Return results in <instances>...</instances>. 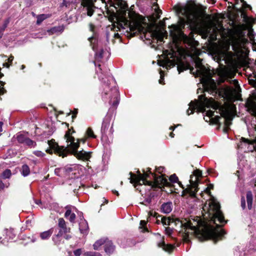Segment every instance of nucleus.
I'll return each instance as SVG.
<instances>
[{
	"instance_id": "680f3d73",
	"label": "nucleus",
	"mask_w": 256,
	"mask_h": 256,
	"mask_svg": "<svg viewBox=\"0 0 256 256\" xmlns=\"http://www.w3.org/2000/svg\"><path fill=\"white\" fill-rule=\"evenodd\" d=\"M164 170V168L163 167H160L156 168V172L158 173H162Z\"/></svg>"
},
{
	"instance_id": "58836bf2",
	"label": "nucleus",
	"mask_w": 256,
	"mask_h": 256,
	"mask_svg": "<svg viewBox=\"0 0 256 256\" xmlns=\"http://www.w3.org/2000/svg\"><path fill=\"white\" fill-rule=\"evenodd\" d=\"M14 57L11 55L8 59V62H6V63L4 64V66L7 68H9L10 66L11 65L12 62L14 60Z\"/></svg>"
},
{
	"instance_id": "4d7b16f0",
	"label": "nucleus",
	"mask_w": 256,
	"mask_h": 256,
	"mask_svg": "<svg viewBox=\"0 0 256 256\" xmlns=\"http://www.w3.org/2000/svg\"><path fill=\"white\" fill-rule=\"evenodd\" d=\"M242 6H243V7L246 8H249L250 9L252 8V7L250 5L247 4L245 2H244V0H242Z\"/></svg>"
},
{
	"instance_id": "f8f14e48",
	"label": "nucleus",
	"mask_w": 256,
	"mask_h": 256,
	"mask_svg": "<svg viewBox=\"0 0 256 256\" xmlns=\"http://www.w3.org/2000/svg\"><path fill=\"white\" fill-rule=\"evenodd\" d=\"M96 0H82V5L83 6V10L86 12L88 16H91L96 7L94 2Z\"/></svg>"
},
{
	"instance_id": "7c9ffc66",
	"label": "nucleus",
	"mask_w": 256,
	"mask_h": 256,
	"mask_svg": "<svg viewBox=\"0 0 256 256\" xmlns=\"http://www.w3.org/2000/svg\"><path fill=\"white\" fill-rule=\"evenodd\" d=\"M28 136L25 134L22 133H18L16 134V138L18 142L24 144Z\"/></svg>"
},
{
	"instance_id": "a211bd4d",
	"label": "nucleus",
	"mask_w": 256,
	"mask_h": 256,
	"mask_svg": "<svg viewBox=\"0 0 256 256\" xmlns=\"http://www.w3.org/2000/svg\"><path fill=\"white\" fill-rule=\"evenodd\" d=\"M46 126L47 128H56V127L60 126V124H62L63 126L68 127V124L66 122H60L56 121V122H53L52 120H48L46 121Z\"/></svg>"
},
{
	"instance_id": "5fc2aeb1",
	"label": "nucleus",
	"mask_w": 256,
	"mask_h": 256,
	"mask_svg": "<svg viewBox=\"0 0 256 256\" xmlns=\"http://www.w3.org/2000/svg\"><path fill=\"white\" fill-rule=\"evenodd\" d=\"M160 79L159 80V83L160 84H163L164 83L163 82L164 78H163V72L161 70L160 72Z\"/></svg>"
},
{
	"instance_id": "9d476101",
	"label": "nucleus",
	"mask_w": 256,
	"mask_h": 256,
	"mask_svg": "<svg viewBox=\"0 0 256 256\" xmlns=\"http://www.w3.org/2000/svg\"><path fill=\"white\" fill-rule=\"evenodd\" d=\"M103 244H104V251L108 254L110 255L114 252L115 246L112 241L107 238H101L97 240L93 245L94 248L95 250H98Z\"/></svg>"
},
{
	"instance_id": "e2e57ef3",
	"label": "nucleus",
	"mask_w": 256,
	"mask_h": 256,
	"mask_svg": "<svg viewBox=\"0 0 256 256\" xmlns=\"http://www.w3.org/2000/svg\"><path fill=\"white\" fill-rule=\"evenodd\" d=\"M89 27H90V30L91 32H93L94 30V26L92 24H89Z\"/></svg>"
},
{
	"instance_id": "603ef678",
	"label": "nucleus",
	"mask_w": 256,
	"mask_h": 256,
	"mask_svg": "<svg viewBox=\"0 0 256 256\" xmlns=\"http://www.w3.org/2000/svg\"><path fill=\"white\" fill-rule=\"evenodd\" d=\"M74 253L76 256H80L82 254V250L80 248L77 249L74 252Z\"/></svg>"
},
{
	"instance_id": "774afa93",
	"label": "nucleus",
	"mask_w": 256,
	"mask_h": 256,
	"mask_svg": "<svg viewBox=\"0 0 256 256\" xmlns=\"http://www.w3.org/2000/svg\"><path fill=\"white\" fill-rule=\"evenodd\" d=\"M64 238L66 239V240H69L70 238H71V236L69 235V234H67V235H66L64 236Z\"/></svg>"
},
{
	"instance_id": "052dcab7",
	"label": "nucleus",
	"mask_w": 256,
	"mask_h": 256,
	"mask_svg": "<svg viewBox=\"0 0 256 256\" xmlns=\"http://www.w3.org/2000/svg\"><path fill=\"white\" fill-rule=\"evenodd\" d=\"M252 48L253 50L256 51V43L254 42V40L252 41Z\"/></svg>"
},
{
	"instance_id": "79ce46f5",
	"label": "nucleus",
	"mask_w": 256,
	"mask_h": 256,
	"mask_svg": "<svg viewBox=\"0 0 256 256\" xmlns=\"http://www.w3.org/2000/svg\"><path fill=\"white\" fill-rule=\"evenodd\" d=\"M169 180L171 182H178V178L175 174L172 175L170 177Z\"/></svg>"
},
{
	"instance_id": "8fccbe9b",
	"label": "nucleus",
	"mask_w": 256,
	"mask_h": 256,
	"mask_svg": "<svg viewBox=\"0 0 256 256\" xmlns=\"http://www.w3.org/2000/svg\"><path fill=\"white\" fill-rule=\"evenodd\" d=\"M8 184H4L2 180H0V190H2L6 187L8 188Z\"/></svg>"
},
{
	"instance_id": "09e8293b",
	"label": "nucleus",
	"mask_w": 256,
	"mask_h": 256,
	"mask_svg": "<svg viewBox=\"0 0 256 256\" xmlns=\"http://www.w3.org/2000/svg\"><path fill=\"white\" fill-rule=\"evenodd\" d=\"M186 69V68L184 65H179L178 66V71L179 74Z\"/></svg>"
},
{
	"instance_id": "0eeeda50",
	"label": "nucleus",
	"mask_w": 256,
	"mask_h": 256,
	"mask_svg": "<svg viewBox=\"0 0 256 256\" xmlns=\"http://www.w3.org/2000/svg\"><path fill=\"white\" fill-rule=\"evenodd\" d=\"M180 12L186 18V20H182L183 27L186 24H189L191 27H196L202 18L200 12L190 6L181 8Z\"/></svg>"
},
{
	"instance_id": "f704fd0d",
	"label": "nucleus",
	"mask_w": 256,
	"mask_h": 256,
	"mask_svg": "<svg viewBox=\"0 0 256 256\" xmlns=\"http://www.w3.org/2000/svg\"><path fill=\"white\" fill-rule=\"evenodd\" d=\"M88 40L90 43V44L92 46V48L94 51H96V48H95V42L96 41V40L94 37L92 36L90 38H88Z\"/></svg>"
},
{
	"instance_id": "f3484780",
	"label": "nucleus",
	"mask_w": 256,
	"mask_h": 256,
	"mask_svg": "<svg viewBox=\"0 0 256 256\" xmlns=\"http://www.w3.org/2000/svg\"><path fill=\"white\" fill-rule=\"evenodd\" d=\"M170 35L174 40H176L179 34H181L180 28L176 25H172L170 27Z\"/></svg>"
},
{
	"instance_id": "4468645a",
	"label": "nucleus",
	"mask_w": 256,
	"mask_h": 256,
	"mask_svg": "<svg viewBox=\"0 0 256 256\" xmlns=\"http://www.w3.org/2000/svg\"><path fill=\"white\" fill-rule=\"evenodd\" d=\"M4 238L0 237V240H1L0 242L4 245L7 244L9 240H13L15 237V234L12 230L6 229L4 230Z\"/></svg>"
},
{
	"instance_id": "6e6d98bb",
	"label": "nucleus",
	"mask_w": 256,
	"mask_h": 256,
	"mask_svg": "<svg viewBox=\"0 0 256 256\" xmlns=\"http://www.w3.org/2000/svg\"><path fill=\"white\" fill-rule=\"evenodd\" d=\"M241 206L243 209H244L246 208V202L244 197L242 198Z\"/></svg>"
},
{
	"instance_id": "338daca9",
	"label": "nucleus",
	"mask_w": 256,
	"mask_h": 256,
	"mask_svg": "<svg viewBox=\"0 0 256 256\" xmlns=\"http://www.w3.org/2000/svg\"><path fill=\"white\" fill-rule=\"evenodd\" d=\"M146 224V222L144 220H141L140 222V225L142 226H144V225Z\"/></svg>"
},
{
	"instance_id": "ddd939ff",
	"label": "nucleus",
	"mask_w": 256,
	"mask_h": 256,
	"mask_svg": "<svg viewBox=\"0 0 256 256\" xmlns=\"http://www.w3.org/2000/svg\"><path fill=\"white\" fill-rule=\"evenodd\" d=\"M248 40L244 38H239L234 40L232 47L233 50L239 52L242 48H245V44L248 43Z\"/></svg>"
},
{
	"instance_id": "6e6552de",
	"label": "nucleus",
	"mask_w": 256,
	"mask_h": 256,
	"mask_svg": "<svg viewBox=\"0 0 256 256\" xmlns=\"http://www.w3.org/2000/svg\"><path fill=\"white\" fill-rule=\"evenodd\" d=\"M203 210L207 212L211 218V220L216 224L218 220L222 225L226 223L224 216L220 210V205L216 200H212L206 202L203 206Z\"/></svg>"
},
{
	"instance_id": "c9c22d12",
	"label": "nucleus",
	"mask_w": 256,
	"mask_h": 256,
	"mask_svg": "<svg viewBox=\"0 0 256 256\" xmlns=\"http://www.w3.org/2000/svg\"><path fill=\"white\" fill-rule=\"evenodd\" d=\"M65 208L66 210L64 214V216L66 218H68V216L72 214L71 210V206H67L65 207Z\"/></svg>"
},
{
	"instance_id": "a18cd8bd",
	"label": "nucleus",
	"mask_w": 256,
	"mask_h": 256,
	"mask_svg": "<svg viewBox=\"0 0 256 256\" xmlns=\"http://www.w3.org/2000/svg\"><path fill=\"white\" fill-rule=\"evenodd\" d=\"M241 16L244 18L245 22H248L250 21V18L244 12H242Z\"/></svg>"
},
{
	"instance_id": "e433bc0d",
	"label": "nucleus",
	"mask_w": 256,
	"mask_h": 256,
	"mask_svg": "<svg viewBox=\"0 0 256 256\" xmlns=\"http://www.w3.org/2000/svg\"><path fill=\"white\" fill-rule=\"evenodd\" d=\"M74 168L72 166H66L64 168H62V172L68 174L72 172Z\"/></svg>"
},
{
	"instance_id": "f03ea898",
	"label": "nucleus",
	"mask_w": 256,
	"mask_h": 256,
	"mask_svg": "<svg viewBox=\"0 0 256 256\" xmlns=\"http://www.w3.org/2000/svg\"><path fill=\"white\" fill-rule=\"evenodd\" d=\"M162 222L164 226L174 224L176 226V230L184 234L185 236L189 234L204 236L210 232L215 236L214 240L216 242L226 234L223 230H218L214 229L213 226H209L198 217L184 219L183 220L164 217L162 218Z\"/></svg>"
},
{
	"instance_id": "0e129e2a",
	"label": "nucleus",
	"mask_w": 256,
	"mask_h": 256,
	"mask_svg": "<svg viewBox=\"0 0 256 256\" xmlns=\"http://www.w3.org/2000/svg\"><path fill=\"white\" fill-rule=\"evenodd\" d=\"M158 64L160 66H162L163 67L164 66H166V64H164V62H158Z\"/></svg>"
},
{
	"instance_id": "2eb2a0df",
	"label": "nucleus",
	"mask_w": 256,
	"mask_h": 256,
	"mask_svg": "<svg viewBox=\"0 0 256 256\" xmlns=\"http://www.w3.org/2000/svg\"><path fill=\"white\" fill-rule=\"evenodd\" d=\"M58 226L60 228L58 232L59 235L62 236L70 232V228L66 226V222L63 218L58 219Z\"/></svg>"
},
{
	"instance_id": "6ab92c4d",
	"label": "nucleus",
	"mask_w": 256,
	"mask_h": 256,
	"mask_svg": "<svg viewBox=\"0 0 256 256\" xmlns=\"http://www.w3.org/2000/svg\"><path fill=\"white\" fill-rule=\"evenodd\" d=\"M64 29V25L56 26L52 28H51L48 30L47 32L50 35H52L54 34L61 33Z\"/></svg>"
},
{
	"instance_id": "ea45409f",
	"label": "nucleus",
	"mask_w": 256,
	"mask_h": 256,
	"mask_svg": "<svg viewBox=\"0 0 256 256\" xmlns=\"http://www.w3.org/2000/svg\"><path fill=\"white\" fill-rule=\"evenodd\" d=\"M86 256H102L99 252H89L85 254Z\"/></svg>"
},
{
	"instance_id": "4be33fe9",
	"label": "nucleus",
	"mask_w": 256,
	"mask_h": 256,
	"mask_svg": "<svg viewBox=\"0 0 256 256\" xmlns=\"http://www.w3.org/2000/svg\"><path fill=\"white\" fill-rule=\"evenodd\" d=\"M242 141L238 144V148L241 149L244 152H246V148L248 145L249 140L248 139L242 138Z\"/></svg>"
},
{
	"instance_id": "a19ab883",
	"label": "nucleus",
	"mask_w": 256,
	"mask_h": 256,
	"mask_svg": "<svg viewBox=\"0 0 256 256\" xmlns=\"http://www.w3.org/2000/svg\"><path fill=\"white\" fill-rule=\"evenodd\" d=\"M9 22H10L9 19L8 18L4 20L2 26L1 28H0V30L4 32V30L6 29V28L7 27Z\"/></svg>"
},
{
	"instance_id": "de8ad7c7",
	"label": "nucleus",
	"mask_w": 256,
	"mask_h": 256,
	"mask_svg": "<svg viewBox=\"0 0 256 256\" xmlns=\"http://www.w3.org/2000/svg\"><path fill=\"white\" fill-rule=\"evenodd\" d=\"M62 172V168H57L54 170V173L56 175L58 176H61V173Z\"/></svg>"
},
{
	"instance_id": "4c0bfd02",
	"label": "nucleus",
	"mask_w": 256,
	"mask_h": 256,
	"mask_svg": "<svg viewBox=\"0 0 256 256\" xmlns=\"http://www.w3.org/2000/svg\"><path fill=\"white\" fill-rule=\"evenodd\" d=\"M86 135L88 138H96V136L94 134L92 129H88L86 132Z\"/></svg>"
},
{
	"instance_id": "7ed1b4c3",
	"label": "nucleus",
	"mask_w": 256,
	"mask_h": 256,
	"mask_svg": "<svg viewBox=\"0 0 256 256\" xmlns=\"http://www.w3.org/2000/svg\"><path fill=\"white\" fill-rule=\"evenodd\" d=\"M100 80L104 83V92L102 98L104 100L110 98L109 102L114 106L118 104V91L116 86V82L114 78L110 74V70L102 71L101 65H98V70H96Z\"/></svg>"
},
{
	"instance_id": "aec40b11",
	"label": "nucleus",
	"mask_w": 256,
	"mask_h": 256,
	"mask_svg": "<svg viewBox=\"0 0 256 256\" xmlns=\"http://www.w3.org/2000/svg\"><path fill=\"white\" fill-rule=\"evenodd\" d=\"M172 209V202L164 203L162 205V212L164 214H169Z\"/></svg>"
},
{
	"instance_id": "f257e3e1",
	"label": "nucleus",
	"mask_w": 256,
	"mask_h": 256,
	"mask_svg": "<svg viewBox=\"0 0 256 256\" xmlns=\"http://www.w3.org/2000/svg\"><path fill=\"white\" fill-rule=\"evenodd\" d=\"M199 100L191 101L186 111L188 115L194 113L195 110L203 113L204 119L210 124H216L219 127L224 124L223 128H228L232 124L234 117L229 106L222 105L212 98H208L203 94L198 96Z\"/></svg>"
},
{
	"instance_id": "bf43d9fd",
	"label": "nucleus",
	"mask_w": 256,
	"mask_h": 256,
	"mask_svg": "<svg viewBox=\"0 0 256 256\" xmlns=\"http://www.w3.org/2000/svg\"><path fill=\"white\" fill-rule=\"evenodd\" d=\"M151 202V198H147L146 199L144 202H142V204H144L145 205H146L147 204H149Z\"/></svg>"
},
{
	"instance_id": "473e14b6",
	"label": "nucleus",
	"mask_w": 256,
	"mask_h": 256,
	"mask_svg": "<svg viewBox=\"0 0 256 256\" xmlns=\"http://www.w3.org/2000/svg\"><path fill=\"white\" fill-rule=\"evenodd\" d=\"M62 236L59 235V234H57L54 235L52 236V240L54 241V243L56 244V245L60 244V240H61L60 237Z\"/></svg>"
},
{
	"instance_id": "69168bd1",
	"label": "nucleus",
	"mask_w": 256,
	"mask_h": 256,
	"mask_svg": "<svg viewBox=\"0 0 256 256\" xmlns=\"http://www.w3.org/2000/svg\"><path fill=\"white\" fill-rule=\"evenodd\" d=\"M124 2L122 0H118V4L120 5L122 8H124V6H122Z\"/></svg>"
},
{
	"instance_id": "5701e85b",
	"label": "nucleus",
	"mask_w": 256,
	"mask_h": 256,
	"mask_svg": "<svg viewBox=\"0 0 256 256\" xmlns=\"http://www.w3.org/2000/svg\"><path fill=\"white\" fill-rule=\"evenodd\" d=\"M234 86H235V88H229L228 89V90H227L228 94L232 95L233 94H234L236 92H238L240 90V88L238 84V82L236 80H234Z\"/></svg>"
},
{
	"instance_id": "9b49d317",
	"label": "nucleus",
	"mask_w": 256,
	"mask_h": 256,
	"mask_svg": "<svg viewBox=\"0 0 256 256\" xmlns=\"http://www.w3.org/2000/svg\"><path fill=\"white\" fill-rule=\"evenodd\" d=\"M48 144L51 149L57 153L59 156L64 158L69 153V150L68 146L65 147L64 146H60L56 142H55L54 140H51L48 141Z\"/></svg>"
},
{
	"instance_id": "423d86ee",
	"label": "nucleus",
	"mask_w": 256,
	"mask_h": 256,
	"mask_svg": "<svg viewBox=\"0 0 256 256\" xmlns=\"http://www.w3.org/2000/svg\"><path fill=\"white\" fill-rule=\"evenodd\" d=\"M75 133L74 129H68L66 132L64 139L66 140L69 153L70 152L76 158L83 160H88L91 156L90 152L84 150L77 151L79 147L78 142H75L74 136L73 134Z\"/></svg>"
},
{
	"instance_id": "39448f33",
	"label": "nucleus",
	"mask_w": 256,
	"mask_h": 256,
	"mask_svg": "<svg viewBox=\"0 0 256 256\" xmlns=\"http://www.w3.org/2000/svg\"><path fill=\"white\" fill-rule=\"evenodd\" d=\"M196 70L194 72V68H192L190 70V72L196 77L200 78V82L202 84L204 91L210 92L212 94H216V83L212 79V74L210 70L206 68L200 62H196Z\"/></svg>"
},
{
	"instance_id": "72a5a7b5",
	"label": "nucleus",
	"mask_w": 256,
	"mask_h": 256,
	"mask_svg": "<svg viewBox=\"0 0 256 256\" xmlns=\"http://www.w3.org/2000/svg\"><path fill=\"white\" fill-rule=\"evenodd\" d=\"M104 50H100V52H96L95 54L96 59L97 60H100L103 57Z\"/></svg>"
},
{
	"instance_id": "13d9d810",
	"label": "nucleus",
	"mask_w": 256,
	"mask_h": 256,
	"mask_svg": "<svg viewBox=\"0 0 256 256\" xmlns=\"http://www.w3.org/2000/svg\"><path fill=\"white\" fill-rule=\"evenodd\" d=\"M156 18L158 19L160 18V14H162V11L160 10H156Z\"/></svg>"
},
{
	"instance_id": "c756f323",
	"label": "nucleus",
	"mask_w": 256,
	"mask_h": 256,
	"mask_svg": "<svg viewBox=\"0 0 256 256\" xmlns=\"http://www.w3.org/2000/svg\"><path fill=\"white\" fill-rule=\"evenodd\" d=\"M252 198L253 197L252 192H248L246 194V201L249 210H250L252 208Z\"/></svg>"
},
{
	"instance_id": "393cba45",
	"label": "nucleus",
	"mask_w": 256,
	"mask_h": 256,
	"mask_svg": "<svg viewBox=\"0 0 256 256\" xmlns=\"http://www.w3.org/2000/svg\"><path fill=\"white\" fill-rule=\"evenodd\" d=\"M111 118L110 116H106L104 120L102 128H108L110 126V128H112L113 123L112 122L111 124Z\"/></svg>"
},
{
	"instance_id": "37998d69",
	"label": "nucleus",
	"mask_w": 256,
	"mask_h": 256,
	"mask_svg": "<svg viewBox=\"0 0 256 256\" xmlns=\"http://www.w3.org/2000/svg\"><path fill=\"white\" fill-rule=\"evenodd\" d=\"M33 153L36 156H38V157H42L45 155L44 152H43L41 151H40V150L34 151V152Z\"/></svg>"
},
{
	"instance_id": "864d4df0",
	"label": "nucleus",
	"mask_w": 256,
	"mask_h": 256,
	"mask_svg": "<svg viewBox=\"0 0 256 256\" xmlns=\"http://www.w3.org/2000/svg\"><path fill=\"white\" fill-rule=\"evenodd\" d=\"M165 232L166 234L170 236L172 233V229L169 227L166 228Z\"/></svg>"
},
{
	"instance_id": "c85d7f7f",
	"label": "nucleus",
	"mask_w": 256,
	"mask_h": 256,
	"mask_svg": "<svg viewBox=\"0 0 256 256\" xmlns=\"http://www.w3.org/2000/svg\"><path fill=\"white\" fill-rule=\"evenodd\" d=\"M158 246L160 248H162L163 250L167 252L171 251L173 248L174 246L171 244H166L164 242H162L158 244Z\"/></svg>"
},
{
	"instance_id": "b1692460",
	"label": "nucleus",
	"mask_w": 256,
	"mask_h": 256,
	"mask_svg": "<svg viewBox=\"0 0 256 256\" xmlns=\"http://www.w3.org/2000/svg\"><path fill=\"white\" fill-rule=\"evenodd\" d=\"M53 233L52 228H50L48 230L40 232V238L42 240L48 239Z\"/></svg>"
},
{
	"instance_id": "c03bdc74",
	"label": "nucleus",
	"mask_w": 256,
	"mask_h": 256,
	"mask_svg": "<svg viewBox=\"0 0 256 256\" xmlns=\"http://www.w3.org/2000/svg\"><path fill=\"white\" fill-rule=\"evenodd\" d=\"M253 33L254 31L252 29L249 30L248 35L251 41H253V40H254V34Z\"/></svg>"
},
{
	"instance_id": "20e7f679",
	"label": "nucleus",
	"mask_w": 256,
	"mask_h": 256,
	"mask_svg": "<svg viewBox=\"0 0 256 256\" xmlns=\"http://www.w3.org/2000/svg\"><path fill=\"white\" fill-rule=\"evenodd\" d=\"M130 174V182L134 184L135 187L138 185H148L152 187L161 188L164 186H168L170 182L168 180L161 175L156 176V174L150 172V168H148L146 171L144 170L142 174L138 172V175Z\"/></svg>"
},
{
	"instance_id": "2f4dec72",
	"label": "nucleus",
	"mask_w": 256,
	"mask_h": 256,
	"mask_svg": "<svg viewBox=\"0 0 256 256\" xmlns=\"http://www.w3.org/2000/svg\"><path fill=\"white\" fill-rule=\"evenodd\" d=\"M24 144L30 148H34L36 146V142L28 137Z\"/></svg>"
},
{
	"instance_id": "1a4fd4ad",
	"label": "nucleus",
	"mask_w": 256,
	"mask_h": 256,
	"mask_svg": "<svg viewBox=\"0 0 256 256\" xmlns=\"http://www.w3.org/2000/svg\"><path fill=\"white\" fill-rule=\"evenodd\" d=\"M202 172L199 170L194 171L193 175L190 176V184L186 189V192L192 198H196V194L198 190L200 178L202 177Z\"/></svg>"
},
{
	"instance_id": "412c9836",
	"label": "nucleus",
	"mask_w": 256,
	"mask_h": 256,
	"mask_svg": "<svg viewBox=\"0 0 256 256\" xmlns=\"http://www.w3.org/2000/svg\"><path fill=\"white\" fill-rule=\"evenodd\" d=\"M79 229L81 233L86 234L87 232L88 229V226L87 222L85 220H80L79 224Z\"/></svg>"
},
{
	"instance_id": "dca6fc26",
	"label": "nucleus",
	"mask_w": 256,
	"mask_h": 256,
	"mask_svg": "<svg viewBox=\"0 0 256 256\" xmlns=\"http://www.w3.org/2000/svg\"><path fill=\"white\" fill-rule=\"evenodd\" d=\"M248 112L256 117V98L248 100L246 103Z\"/></svg>"
},
{
	"instance_id": "cd10ccee",
	"label": "nucleus",
	"mask_w": 256,
	"mask_h": 256,
	"mask_svg": "<svg viewBox=\"0 0 256 256\" xmlns=\"http://www.w3.org/2000/svg\"><path fill=\"white\" fill-rule=\"evenodd\" d=\"M12 175L11 170L10 169L5 170L0 175L1 179H9Z\"/></svg>"
},
{
	"instance_id": "a878e982",
	"label": "nucleus",
	"mask_w": 256,
	"mask_h": 256,
	"mask_svg": "<svg viewBox=\"0 0 256 256\" xmlns=\"http://www.w3.org/2000/svg\"><path fill=\"white\" fill-rule=\"evenodd\" d=\"M50 14H41L37 16H36V24L40 25L41 23L46 18H48L51 16Z\"/></svg>"
},
{
	"instance_id": "3c124183",
	"label": "nucleus",
	"mask_w": 256,
	"mask_h": 256,
	"mask_svg": "<svg viewBox=\"0 0 256 256\" xmlns=\"http://www.w3.org/2000/svg\"><path fill=\"white\" fill-rule=\"evenodd\" d=\"M76 132L73 134V136L75 137V134ZM74 139H75V142H78V144L80 145V142H82L83 143H84L85 142H86V139L85 138H80V139H78V138H74Z\"/></svg>"
},
{
	"instance_id": "49530a36",
	"label": "nucleus",
	"mask_w": 256,
	"mask_h": 256,
	"mask_svg": "<svg viewBox=\"0 0 256 256\" xmlns=\"http://www.w3.org/2000/svg\"><path fill=\"white\" fill-rule=\"evenodd\" d=\"M68 217V219L71 222H74L76 216L74 213H72Z\"/></svg>"
},
{
	"instance_id": "bb28decb",
	"label": "nucleus",
	"mask_w": 256,
	"mask_h": 256,
	"mask_svg": "<svg viewBox=\"0 0 256 256\" xmlns=\"http://www.w3.org/2000/svg\"><path fill=\"white\" fill-rule=\"evenodd\" d=\"M21 174L24 177L27 176L30 174V168L27 164H24L22 166L21 170Z\"/></svg>"
}]
</instances>
